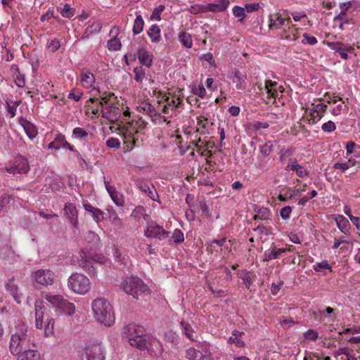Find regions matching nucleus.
<instances>
[{"label":"nucleus","mask_w":360,"mask_h":360,"mask_svg":"<svg viewBox=\"0 0 360 360\" xmlns=\"http://www.w3.org/2000/svg\"><path fill=\"white\" fill-rule=\"evenodd\" d=\"M6 290L12 295L17 303L21 302V294L19 292V288L15 283L13 279H9L5 285Z\"/></svg>","instance_id":"21"},{"label":"nucleus","mask_w":360,"mask_h":360,"mask_svg":"<svg viewBox=\"0 0 360 360\" xmlns=\"http://www.w3.org/2000/svg\"><path fill=\"white\" fill-rule=\"evenodd\" d=\"M135 186L146 194L152 200L159 202V195L153 184L143 179H134Z\"/></svg>","instance_id":"12"},{"label":"nucleus","mask_w":360,"mask_h":360,"mask_svg":"<svg viewBox=\"0 0 360 360\" xmlns=\"http://www.w3.org/2000/svg\"><path fill=\"white\" fill-rule=\"evenodd\" d=\"M321 129L326 133H331L336 129L335 124L333 121H328L321 126Z\"/></svg>","instance_id":"63"},{"label":"nucleus","mask_w":360,"mask_h":360,"mask_svg":"<svg viewBox=\"0 0 360 360\" xmlns=\"http://www.w3.org/2000/svg\"><path fill=\"white\" fill-rule=\"evenodd\" d=\"M327 46L332 50L338 53L340 57L344 60L349 58L348 53H352L354 48L349 44H345L340 41H328Z\"/></svg>","instance_id":"13"},{"label":"nucleus","mask_w":360,"mask_h":360,"mask_svg":"<svg viewBox=\"0 0 360 360\" xmlns=\"http://www.w3.org/2000/svg\"><path fill=\"white\" fill-rule=\"evenodd\" d=\"M327 108V105L324 103H318L315 105L310 112L309 122L311 124L316 123L323 116V112Z\"/></svg>","instance_id":"18"},{"label":"nucleus","mask_w":360,"mask_h":360,"mask_svg":"<svg viewBox=\"0 0 360 360\" xmlns=\"http://www.w3.org/2000/svg\"><path fill=\"white\" fill-rule=\"evenodd\" d=\"M179 40L181 44L187 49H191L193 46V41L191 39V36L189 33L186 32H181L179 34Z\"/></svg>","instance_id":"41"},{"label":"nucleus","mask_w":360,"mask_h":360,"mask_svg":"<svg viewBox=\"0 0 360 360\" xmlns=\"http://www.w3.org/2000/svg\"><path fill=\"white\" fill-rule=\"evenodd\" d=\"M44 298L48 302H49L53 306V307H55L56 309L58 308L62 300L63 299V297L61 295L51 294H46Z\"/></svg>","instance_id":"44"},{"label":"nucleus","mask_w":360,"mask_h":360,"mask_svg":"<svg viewBox=\"0 0 360 360\" xmlns=\"http://www.w3.org/2000/svg\"><path fill=\"white\" fill-rule=\"evenodd\" d=\"M188 11L192 14L207 13L206 5L198 4L191 6L190 8H188Z\"/></svg>","instance_id":"53"},{"label":"nucleus","mask_w":360,"mask_h":360,"mask_svg":"<svg viewBox=\"0 0 360 360\" xmlns=\"http://www.w3.org/2000/svg\"><path fill=\"white\" fill-rule=\"evenodd\" d=\"M73 136L77 139H83L88 136L89 133L82 127H75L72 131Z\"/></svg>","instance_id":"52"},{"label":"nucleus","mask_w":360,"mask_h":360,"mask_svg":"<svg viewBox=\"0 0 360 360\" xmlns=\"http://www.w3.org/2000/svg\"><path fill=\"white\" fill-rule=\"evenodd\" d=\"M254 231H257L259 237L262 243L269 239V236L273 234V229L271 226H266L263 224H258L253 229Z\"/></svg>","instance_id":"26"},{"label":"nucleus","mask_w":360,"mask_h":360,"mask_svg":"<svg viewBox=\"0 0 360 360\" xmlns=\"http://www.w3.org/2000/svg\"><path fill=\"white\" fill-rule=\"evenodd\" d=\"M91 308L96 321L105 326L115 323V315L110 303L104 298H97L92 302Z\"/></svg>","instance_id":"2"},{"label":"nucleus","mask_w":360,"mask_h":360,"mask_svg":"<svg viewBox=\"0 0 360 360\" xmlns=\"http://www.w3.org/2000/svg\"><path fill=\"white\" fill-rule=\"evenodd\" d=\"M147 124L148 123L142 118L126 124L121 134L124 143L126 145L127 150H131L136 146L139 140L138 134L139 131L143 130Z\"/></svg>","instance_id":"3"},{"label":"nucleus","mask_w":360,"mask_h":360,"mask_svg":"<svg viewBox=\"0 0 360 360\" xmlns=\"http://www.w3.org/2000/svg\"><path fill=\"white\" fill-rule=\"evenodd\" d=\"M180 328L182 333L190 340L195 341L197 339L196 332L193 330L191 324L184 320L180 322Z\"/></svg>","instance_id":"25"},{"label":"nucleus","mask_w":360,"mask_h":360,"mask_svg":"<svg viewBox=\"0 0 360 360\" xmlns=\"http://www.w3.org/2000/svg\"><path fill=\"white\" fill-rule=\"evenodd\" d=\"M264 89L266 91L268 98H276L278 97V90L279 89L281 92L283 89L282 86H278L276 82L271 80H266L264 83Z\"/></svg>","instance_id":"19"},{"label":"nucleus","mask_w":360,"mask_h":360,"mask_svg":"<svg viewBox=\"0 0 360 360\" xmlns=\"http://www.w3.org/2000/svg\"><path fill=\"white\" fill-rule=\"evenodd\" d=\"M122 47V44L117 37H114L108 41V49L110 51H119Z\"/></svg>","instance_id":"50"},{"label":"nucleus","mask_w":360,"mask_h":360,"mask_svg":"<svg viewBox=\"0 0 360 360\" xmlns=\"http://www.w3.org/2000/svg\"><path fill=\"white\" fill-rule=\"evenodd\" d=\"M282 37L290 41H296L298 39V32L296 25H292V26L288 27V29L285 28Z\"/></svg>","instance_id":"36"},{"label":"nucleus","mask_w":360,"mask_h":360,"mask_svg":"<svg viewBox=\"0 0 360 360\" xmlns=\"http://www.w3.org/2000/svg\"><path fill=\"white\" fill-rule=\"evenodd\" d=\"M64 212L69 222L75 229H79L78 212L76 206L72 203L68 202L65 205Z\"/></svg>","instance_id":"17"},{"label":"nucleus","mask_w":360,"mask_h":360,"mask_svg":"<svg viewBox=\"0 0 360 360\" xmlns=\"http://www.w3.org/2000/svg\"><path fill=\"white\" fill-rule=\"evenodd\" d=\"M138 109L139 112H143L148 114L150 116H153L156 115L155 109L153 105H152L150 103L146 101L141 102L139 106Z\"/></svg>","instance_id":"42"},{"label":"nucleus","mask_w":360,"mask_h":360,"mask_svg":"<svg viewBox=\"0 0 360 360\" xmlns=\"http://www.w3.org/2000/svg\"><path fill=\"white\" fill-rule=\"evenodd\" d=\"M103 178H105V176H103ZM104 184L105 189L107 190L114 203L119 207H123L124 205V198L123 194L117 191L115 187L111 186L110 182L105 180V179H104Z\"/></svg>","instance_id":"15"},{"label":"nucleus","mask_w":360,"mask_h":360,"mask_svg":"<svg viewBox=\"0 0 360 360\" xmlns=\"http://www.w3.org/2000/svg\"><path fill=\"white\" fill-rule=\"evenodd\" d=\"M247 76L246 74L240 70H235L233 72V82L236 83V86L238 89L244 90L247 86Z\"/></svg>","instance_id":"24"},{"label":"nucleus","mask_w":360,"mask_h":360,"mask_svg":"<svg viewBox=\"0 0 360 360\" xmlns=\"http://www.w3.org/2000/svg\"><path fill=\"white\" fill-rule=\"evenodd\" d=\"M68 285L73 292L80 295L86 294L91 288L89 279L84 275L77 273L70 276Z\"/></svg>","instance_id":"6"},{"label":"nucleus","mask_w":360,"mask_h":360,"mask_svg":"<svg viewBox=\"0 0 360 360\" xmlns=\"http://www.w3.org/2000/svg\"><path fill=\"white\" fill-rule=\"evenodd\" d=\"M93 91H96L97 94H95L93 98L89 99V102L96 103L98 106H102L103 108L108 105L110 103H113V101H111L113 94L104 92L101 95L100 89L98 87H94Z\"/></svg>","instance_id":"14"},{"label":"nucleus","mask_w":360,"mask_h":360,"mask_svg":"<svg viewBox=\"0 0 360 360\" xmlns=\"http://www.w3.org/2000/svg\"><path fill=\"white\" fill-rule=\"evenodd\" d=\"M207 12L219 13L224 11V5H217L216 3L206 4Z\"/></svg>","instance_id":"56"},{"label":"nucleus","mask_w":360,"mask_h":360,"mask_svg":"<svg viewBox=\"0 0 360 360\" xmlns=\"http://www.w3.org/2000/svg\"><path fill=\"white\" fill-rule=\"evenodd\" d=\"M123 333L132 347L139 349L147 348L148 342L146 338V330L142 326L131 323L124 328Z\"/></svg>","instance_id":"4"},{"label":"nucleus","mask_w":360,"mask_h":360,"mask_svg":"<svg viewBox=\"0 0 360 360\" xmlns=\"http://www.w3.org/2000/svg\"><path fill=\"white\" fill-rule=\"evenodd\" d=\"M18 360H40V354L38 351L31 349H25L18 354Z\"/></svg>","instance_id":"28"},{"label":"nucleus","mask_w":360,"mask_h":360,"mask_svg":"<svg viewBox=\"0 0 360 360\" xmlns=\"http://www.w3.org/2000/svg\"><path fill=\"white\" fill-rule=\"evenodd\" d=\"M57 11L64 18H71L75 14V9L68 4L57 7Z\"/></svg>","instance_id":"38"},{"label":"nucleus","mask_w":360,"mask_h":360,"mask_svg":"<svg viewBox=\"0 0 360 360\" xmlns=\"http://www.w3.org/2000/svg\"><path fill=\"white\" fill-rule=\"evenodd\" d=\"M65 141L66 140L65 136L62 134H58L54 139V140L49 144L48 148L49 149H54L56 150H58L60 148L64 147Z\"/></svg>","instance_id":"39"},{"label":"nucleus","mask_w":360,"mask_h":360,"mask_svg":"<svg viewBox=\"0 0 360 360\" xmlns=\"http://www.w3.org/2000/svg\"><path fill=\"white\" fill-rule=\"evenodd\" d=\"M122 288L127 294L136 299L143 297L150 293L148 286L137 276H131L127 278Z\"/></svg>","instance_id":"5"},{"label":"nucleus","mask_w":360,"mask_h":360,"mask_svg":"<svg viewBox=\"0 0 360 360\" xmlns=\"http://www.w3.org/2000/svg\"><path fill=\"white\" fill-rule=\"evenodd\" d=\"M169 232L165 230L156 221H150L144 230V236L147 238H155L162 240L169 236Z\"/></svg>","instance_id":"9"},{"label":"nucleus","mask_w":360,"mask_h":360,"mask_svg":"<svg viewBox=\"0 0 360 360\" xmlns=\"http://www.w3.org/2000/svg\"><path fill=\"white\" fill-rule=\"evenodd\" d=\"M286 249L285 248H276L274 246L272 248H269L264 252V260L269 261L275 259L279 257V256L285 252Z\"/></svg>","instance_id":"34"},{"label":"nucleus","mask_w":360,"mask_h":360,"mask_svg":"<svg viewBox=\"0 0 360 360\" xmlns=\"http://www.w3.org/2000/svg\"><path fill=\"white\" fill-rule=\"evenodd\" d=\"M272 143L271 141L266 142L264 144L260 146V153L264 157H267L272 151Z\"/></svg>","instance_id":"55"},{"label":"nucleus","mask_w":360,"mask_h":360,"mask_svg":"<svg viewBox=\"0 0 360 360\" xmlns=\"http://www.w3.org/2000/svg\"><path fill=\"white\" fill-rule=\"evenodd\" d=\"M172 239L175 243H183L184 241V235L180 229H176L173 232Z\"/></svg>","instance_id":"57"},{"label":"nucleus","mask_w":360,"mask_h":360,"mask_svg":"<svg viewBox=\"0 0 360 360\" xmlns=\"http://www.w3.org/2000/svg\"><path fill=\"white\" fill-rule=\"evenodd\" d=\"M53 326H54V320L53 319H48L47 322L45 324L44 328V334L46 336H50L53 334Z\"/></svg>","instance_id":"59"},{"label":"nucleus","mask_w":360,"mask_h":360,"mask_svg":"<svg viewBox=\"0 0 360 360\" xmlns=\"http://www.w3.org/2000/svg\"><path fill=\"white\" fill-rule=\"evenodd\" d=\"M244 335V332L234 330L232 331V335L229 338L228 342L234 344L238 347H243L245 345L243 340V335Z\"/></svg>","instance_id":"31"},{"label":"nucleus","mask_w":360,"mask_h":360,"mask_svg":"<svg viewBox=\"0 0 360 360\" xmlns=\"http://www.w3.org/2000/svg\"><path fill=\"white\" fill-rule=\"evenodd\" d=\"M35 283L43 287H47L53 284L55 274L49 269H38L32 274Z\"/></svg>","instance_id":"11"},{"label":"nucleus","mask_w":360,"mask_h":360,"mask_svg":"<svg viewBox=\"0 0 360 360\" xmlns=\"http://www.w3.org/2000/svg\"><path fill=\"white\" fill-rule=\"evenodd\" d=\"M133 72L134 73V79L137 82H142L146 77V70L142 66H138L134 68Z\"/></svg>","instance_id":"47"},{"label":"nucleus","mask_w":360,"mask_h":360,"mask_svg":"<svg viewBox=\"0 0 360 360\" xmlns=\"http://www.w3.org/2000/svg\"><path fill=\"white\" fill-rule=\"evenodd\" d=\"M11 196L7 193H4L0 196V211L5 208L11 202Z\"/></svg>","instance_id":"58"},{"label":"nucleus","mask_w":360,"mask_h":360,"mask_svg":"<svg viewBox=\"0 0 360 360\" xmlns=\"http://www.w3.org/2000/svg\"><path fill=\"white\" fill-rule=\"evenodd\" d=\"M140 63L146 68H150L153 63V55L145 49H140L137 52Z\"/></svg>","instance_id":"20"},{"label":"nucleus","mask_w":360,"mask_h":360,"mask_svg":"<svg viewBox=\"0 0 360 360\" xmlns=\"http://www.w3.org/2000/svg\"><path fill=\"white\" fill-rule=\"evenodd\" d=\"M294 172H296V174L301 178H303L304 176H307L309 175V172L302 165L296 163L295 168Z\"/></svg>","instance_id":"64"},{"label":"nucleus","mask_w":360,"mask_h":360,"mask_svg":"<svg viewBox=\"0 0 360 360\" xmlns=\"http://www.w3.org/2000/svg\"><path fill=\"white\" fill-rule=\"evenodd\" d=\"M101 111L102 116L110 122L117 121L120 116V109L113 103H110L108 105L102 108Z\"/></svg>","instance_id":"16"},{"label":"nucleus","mask_w":360,"mask_h":360,"mask_svg":"<svg viewBox=\"0 0 360 360\" xmlns=\"http://www.w3.org/2000/svg\"><path fill=\"white\" fill-rule=\"evenodd\" d=\"M335 221L340 231L346 235L349 234L350 224L349 221L342 215L335 217Z\"/></svg>","instance_id":"30"},{"label":"nucleus","mask_w":360,"mask_h":360,"mask_svg":"<svg viewBox=\"0 0 360 360\" xmlns=\"http://www.w3.org/2000/svg\"><path fill=\"white\" fill-rule=\"evenodd\" d=\"M148 36L150 37L151 42L158 43L161 40V30L158 25H152L147 31Z\"/></svg>","instance_id":"35"},{"label":"nucleus","mask_w":360,"mask_h":360,"mask_svg":"<svg viewBox=\"0 0 360 360\" xmlns=\"http://www.w3.org/2000/svg\"><path fill=\"white\" fill-rule=\"evenodd\" d=\"M57 309L60 310L61 314L70 316L75 313V307L72 303L63 298Z\"/></svg>","instance_id":"37"},{"label":"nucleus","mask_w":360,"mask_h":360,"mask_svg":"<svg viewBox=\"0 0 360 360\" xmlns=\"http://www.w3.org/2000/svg\"><path fill=\"white\" fill-rule=\"evenodd\" d=\"M286 19L283 18L279 13L269 15V29H281L285 25Z\"/></svg>","instance_id":"23"},{"label":"nucleus","mask_w":360,"mask_h":360,"mask_svg":"<svg viewBox=\"0 0 360 360\" xmlns=\"http://www.w3.org/2000/svg\"><path fill=\"white\" fill-rule=\"evenodd\" d=\"M30 339L27 335V327L22 322H18L11 330L9 349L13 355H18L29 346Z\"/></svg>","instance_id":"1"},{"label":"nucleus","mask_w":360,"mask_h":360,"mask_svg":"<svg viewBox=\"0 0 360 360\" xmlns=\"http://www.w3.org/2000/svg\"><path fill=\"white\" fill-rule=\"evenodd\" d=\"M165 6L162 4L159 5L153 11L150 15V19L151 20L160 21L161 20L160 15L164 11Z\"/></svg>","instance_id":"49"},{"label":"nucleus","mask_w":360,"mask_h":360,"mask_svg":"<svg viewBox=\"0 0 360 360\" xmlns=\"http://www.w3.org/2000/svg\"><path fill=\"white\" fill-rule=\"evenodd\" d=\"M105 258L102 255H96L93 258H90L89 255L82 251L79 253V258L78 259V264L79 266L87 271L89 274H94V269L93 262H96L100 264L104 263Z\"/></svg>","instance_id":"10"},{"label":"nucleus","mask_w":360,"mask_h":360,"mask_svg":"<svg viewBox=\"0 0 360 360\" xmlns=\"http://www.w3.org/2000/svg\"><path fill=\"white\" fill-rule=\"evenodd\" d=\"M313 269L316 272H320L323 269L329 270L330 272L333 271L331 266L328 264L327 260H323L321 262L315 264L313 266Z\"/></svg>","instance_id":"48"},{"label":"nucleus","mask_w":360,"mask_h":360,"mask_svg":"<svg viewBox=\"0 0 360 360\" xmlns=\"http://www.w3.org/2000/svg\"><path fill=\"white\" fill-rule=\"evenodd\" d=\"M11 70H15L16 72V73L15 75V77H14L15 84L18 87L25 86V75L21 74L19 72V69H18V66L16 65H13L11 66Z\"/></svg>","instance_id":"43"},{"label":"nucleus","mask_w":360,"mask_h":360,"mask_svg":"<svg viewBox=\"0 0 360 360\" xmlns=\"http://www.w3.org/2000/svg\"><path fill=\"white\" fill-rule=\"evenodd\" d=\"M351 166H352V164L350 163V160H348V161H346L344 162H335L333 165V167L335 169H340L341 172H345Z\"/></svg>","instance_id":"61"},{"label":"nucleus","mask_w":360,"mask_h":360,"mask_svg":"<svg viewBox=\"0 0 360 360\" xmlns=\"http://www.w3.org/2000/svg\"><path fill=\"white\" fill-rule=\"evenodd\" d=\"M85 240L90 244V249L94 250L101 246V240L98 234L89 231L85 236Z\"/></svg>","instance_id":"32"},{"label":"nucleus","mask_w":360,"mask_h":360,"mask_svg":"<svg viewBox=\"0 0 360 360\" xmlns=\"http://www.w3.org/2000/svg\"><path fill=\"white\" fill-rule=\"evenodd\" d=\"M237 275L243 281L246 288L248 290L250 289V287L253 283V279L250 272L246 270L238 271Z\"/></svg>","instance_id":"40"},{"label":"nucleus","mask_w":360,"mask_h":360,"mask_svg":"<svg viewBox=\"0 0 360 360\" xmlns=\"http://www.w3.org/2000/svg\"><path fill=\"white\" fill-rule=\"evenodd\" d=\"M30 169L27 160L22 155H17L11 164L5 167V170L13 175L27 174Z\"/></svg>","instance_id":"8"},{"label":"nucleus","mask_w":360,"mask_h":360,"mask_svg":"<svg viewBox=\"0 0 360 360\" xmlns=\"http://www.w3.org/2000/svg\"><path fill=\"white\" fill-rule=\"evenodd\" d=\"M84 207L88 213L91 214L96 222L98 223L104 219L103 212L100 209L94 207L89 203H84Z\"/></svg>","instance_id":"27"},{"label":"nucleus","mask_w":360,"mask_h":360,"mask_svg":"<svg viewBox=\"0 0 360 360\" xmlns=\"http://www.w3.org/2000/svg\"><path fill=\"white\" fill-rule=\"evenodd\" d=\"M144 25V20L142 18V16L139 14L136 15L133 25V33L134 34H140L143 29Z\"/></svg>","instance_id":"45"},{"label":"nucleus","mask_w":360,"mask_h":360,"mask_svg":"<svg viewBox=\"0 0 360 360\" xmlns=\"http://www.w3.org/2000/svg\"><path fill=\"white\" fill-rule=\"evenodd\" d=\"M146 209L143 206L139 205L131 212V216L135 219H140L146 212Z\"/></svg>","instance_id":"62"},{"label":"nucleus","mask_w":360,"mask_h":360,"mask_svg":"<svg viewBox=\"0 0 360 360\" xmlns=\"http://www.w3.org/2000/svg\"><path fill=\"white\" fill-rule=\"evenodd\" d=\"M23 128L26 134L30 139H33L37 135V130L31 122H26L23 125Z\"/></svg>","instance_id":"46"},{"label":"nucleus","mask_w":360,"mask_h":360,"mask_svg":"<svg viewBox=\"0 0 360 360\" xmlns=\"http://www.w3.org/2000/svg\"><path fill=\"white\" fill-rule=\"evenodd\" d=\"M105 350L101 342H88L82 353L83 360H105Z\"/></svg>","instance_id":"7"},{"label":"nucleus","mask_w":360,"mask_h":360,"mask_svg":"<svg viewBox=\"0 0 360 360\" xmlns=\"http://www.w3.org/2000/svg\"><path fill=\"white\" fill-rule=\"evenodd\" d=\"M45 314V307L42 305V302H35V324L39 329L43 328V319Z\"/></svg>","instance_id":"22"},{"label":"nucleus","mask_w":360,"mask_h":360,"mask_svg":"<svg viewBox=\"0 0 360 360\" xmlns=\"http://www.w3.org/2000/svg\"><path fill=\"white\" fill-rule=\"evenodd\" d=\"M272 165V162H270L269 159H261L258 163L257 167L262 172H266L270 169Z\"/></svg>","instance_id":"60"},{"label":"nucleus","mask_w":360,"mask_h":360,"mask_svg":"<svg viewBox=\"0 0 360 360\" xmlns=\"http://www.w3.org/2000/svg\"><path fill=\"white\" fill-rule=\"evenodd\" d=\"M233 14L235 17L240 18L238 21L243 22L244 21V16L245 15V9L239 6H234L232 9Z\"/></svg>","instance_id":"51"},{"label":"nucleus","mask_w":360,"mask_h":360,"mask_svg":"<svg viewBox=\"0 0 360 360\" xmlns=\"http://www.w3.org/2000/svg\"><path fill=\"white\" fill-rule=\"evenodd\" d=\"M254 211L256 212V214L253 217L254 220L267 221L271 219L272 216L271 210L267 207H262L258 209H255Z\"/></svg>","instance_id":"33"},{"label":"nucleus","mask_w":360,"mask_h":360,"mask_svg":"<svg viewBox=\"0 0 360 360\" xmlns=\"http://www.w3.org/2000/svg\"><path fill=\"white\" fill-rule=\"evenodd\" d=\"M165 339L167 342H172L174 345H177L179 343V335L172 330L165 333Z\"/></svg>","instance_id":"54"},{"label":"nucleus","mask_w":360,"mask_h":360,"mask_svg":"<svg viewBox=\"0 0 360 360\" xmlns=\"http://www.w3.org/2000/svg\"><path fill=\"white\" fill-rule=\"evenodd\" d=\"M81 82L84 88H90L95 82L94 74L88 70H82L81 72Z\"/></svg>","instance_id":"29"}]
</instances>
